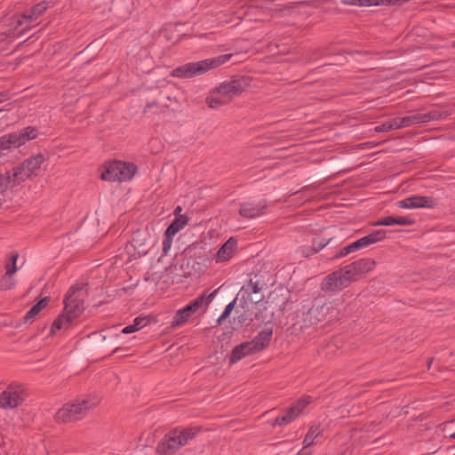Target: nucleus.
<instances>
[{
  "label": "nucleus",
  "mask_w": 455,
  "mask_h": 455,
  "mask_svg": "<svg viewBox=\"0 0 455 455\" xmlns=\"http://www.w3.org/2000/svg\"><path fill=\"white\" fill-rule=\"evenodd\" d=\"M82 284H75L70 287L64 299V311L54 320L51 333L59 330H67L74 319L77 318L84 311V299L82 297Z\"/></svg>",
  "instance_id": "f257e3e1"
},
{
  "label": "nucleus",
  "mask_w": 455,
  "mask_h": 455,
  "mask_svg": "<svg viewBox=\"0 0 455 455\" xmlns=\"http://www.w3.org/2000/svg\"><path fill=\"white\" fill-rule=\"evenodd\" d=\"M201 431V427H192L174 429L166 434L157 443L156 452L160 455H172L180 448L194 439Z\"/></svg>",
  "instance_id": "f03ea898"
},
{
  "label": "nucleus",
  "mask_w": 455,
  "mask_h": 455,
  "mask_svg": "<svg viewBox=\"0 0 455 455\" xmlns=\"http://www.w3.org/2000/svg\"><path fill=\"white\" fill-rule=\"evenodd\" d=\"M233 56V54L228 53L197 62L187 63L173 69L172 76L179 78H191L196 76H201L211 69L225 64L231 60Z\"/></svg>",
  "instance_id": "7ed1b4c3"
},
{
  "label": "nucleus",
  "mask_w": 455,
  "mask_h": 455,
  "mask_svg": "<svg viewBox=\"0 0 455 455\" xmlns=\"http://www.w3.org/2000/svg\"><path fill=\"white\" fill-rule=\"evenodd\" d=\"M29 395V389L24 383L12 381L0 394V408L14 410L22 405Z\"/></svg>",
  "instance_id": "20e7f679"
},
{
  "label": "nucleus",
  "mask_w": 455,
  "mask_h": 455,
  "mask_svg": "<svg viewBox=\"0 0 455 455\" xmlns=\"http://www.w3.org/2000/svg\"><path fill=\"white\" fill-rule=\"evenodd\" d=\"M219 289L210 294L203 293L186 307L179 309L172 321V326L176 327L187 323L203 306L207 307L216 296Z\"/></svg>",
  "instance_id": "39448f33"
},
{
  "label": "nucleus",
  "mask_w": 455,
  "mask_h": 455,
  "mask_svg": "<svg viewBox=\"0 0 455 455\" xmlns=\"http://www.w3.org/2000/svg\"><path fill=\"white\" fill-rule=\"evenodd\" d=\"M137 171V166L132 163L114 161L105 165L100 178L108 181H126L131 180Z\"/></svg>",
  "instance_id": "423d86ee"
},
{
  "label": "nucleus",
  "mask_w": 455,
  "mask_h": 455,
  "mask_svg": "<svg viewBox=\"0 0 455 455\" xmlns=\"http://www.w3.org/2000/svg\"><path fill=\"white\" fill-rule=\"evenodd\" d=\"M351 284L349 277L343 267L327 275L322 281L320 288L326 293L340 291Z\"/></svg>",
  "instance_id": "0eeeda50"
},
{
  "label": "nucleus",
  "mask_w": 455,
  "mask_h": 455,
  "mask_svg": "<svg viewBox=\"0 0 455 455\" xmlns=\"http://www.w3.org/2000/svg\"><path fill=\"white\" fill-rule=\"evenodd\" d=\"M250 85V80L247 77L241 76L231 80L230 82L222 83L215 89L229 103L235 96L240 95Z\"/></svg>",
  "instance_id": "6e6552de"
},
{
  "label": "nucleus",
  "mask_w": 455,
  "mask_h": 455,
  "mask_svg": "<svg viewBox=\"0 0 455 455\" xmlns=\"http://www.w3.org/2000/svg\"><path fill=\"white\" fill-rule=\"evenodd\" d=\"M376 267V261L371 258H363L343 267L352 283L356 282Z\"/></svg>",
  "instance_id": "1a4fd4ad"
},
{
  "label": "nucleus",
  "mask_w": 455,
  "mask_h": 455,
  "mask_svg": "<svg viewBox=\"0 0 455 455\" xmlns=\"http://www.w3.org/2000/svg\"><path fill=\"white\" fill-rule=\"evenodd\" d=\"M376 267V261L371 258H363L343 267L352 283L356 282Z\"/></svg>",
  "instance_id": "9d476101"
},
{
  "label": "nucleus",
  "mask_w": 455,
  "mask_h": 455,
  "mask_svg": "<svg viewBox=\"0 0 455 455\" xmlns=\"http://www.w3.org/2000/svg\"><path fill=\"white\" fill-rule=\"evenodd\" d=\"M376 267V261L371 258H363L343 267L352 283L356 282Z\"/></svg>",
  "instance_id": "9b49d317"
},
{
  "label": "nucleus",
  "mask_w": 455,
  "mask_h": 455,
  "mask_svg": "<svg viewBox=\"0 0 455 455\" xmlns=\"http://www.w3.org/2000/svg\"><path fill=\"white\" fill-rule=\"evenodd\" d=\"M84 418H85V416L81 411V407L77 405L75 399H72L63 404V406L60 408L54 415V420L57 423L76 422L83 419Z\"/></svg>",
  "instance_id": "f8f14e48"
},
{
  "label": "nucleus",
  "mask_w": 455,
  "mask_h": 455,
  "mask_svg": "<svg viewBox=\"0 0 455 455\" xmlns=\"http://www.w3.org/2000/svg\"><path fill=\"white\" fill-rule=\"evenodd\" d=\"M269 343H239L229 356V364H234L247 355L259 353L267 347Z\"/></svg>",
  "instance_id": "ddd939ff"
},
{
  "label": "nucleus",
  "mask_w": 455,
  "mask_h": 455,
  "mask_svg": "<svg viewBox=\"0 0 455 455\" xmlns=\"http://www.w3.org/2000/svg\"><path fill=\"white\" fill-rule=\"evenodd\" d=\"M81 411L86 417L92 411L95 410L101 403V396L97 392L86 393L74 398Z\"/></svg>",
  "instance_id": "4468645a"
},
{
  "label": "nucleus",
  "mask_w": 455,
  "mask_h": 455,
  "mask_svg": "<svg viewBox=\"0 0 455 455\" xmlns=\"http://www.w3.org/2000/svg\"><path fill=\"white\" fill-rule=\"evenodd\" d=\"M261 288L259 286L257 282H250L242 287L238 295H240V303L241 306L245 308L248 307V303L257 304L261 300V298L259 296L252 297L253 294H258L260 291Z\"/></svg>",
  "instance_id": "2eb2a0df"
},
{
  "label": "nucleus",
  "mask_w": 455,
  "mask_h": 455,
  "mask_svg": "<svg viewBox=\"0 0 455 455\" xmlns=\"http://www.w3.org/2000/svg\"><path fill=\"white\" fill-rule=\"evenodd\" d=\"M136 330L130 324L122 330L118 326H112L105 330L92 332L89 337H92L93 341H106L107 339H113L119 336V332L129 334L135 332Z\"/></svg>",
  "instance_id": "dca6fc26"
},
{
  "label": "nucleus",
  "mask_w": 455,
  "mask_h": 455,
  "mask_svg": "<svg viewBox=\"0 0 455 455\" xmlns=\"http://www.w3.org/2000/svg\"><path fill=\"white\" fill-rule=\"evenodd\" d=\"M267 203L265 201L253 203H243L240 204L239 214L244 218H257L264 214L267 209Z\"/></svg>",
  "instance_id": "f3484780"
},
{
  "label": "nucleus",
  "mask_w": 455,
  "mask_h": 455,
  "mask_svg": "<svg viewBox=\"0 0 455 455\" xmlns=\"http://www.w3.org/2000/svg\"><path fill=\"white\" fill-rule=\"evenodd\" d=\"M108 343H93L91 347V353L99 358H104L111 354H116L119 357H124L130 355L124 353L125 349L123 347L108 348Z\"/></svg>",
  "instance_id": "a211bd4d"
},
{
  "label": "nucleus",
  "mask_w": 455,
  "mask_h": 455,
  "mask_svg": "<svg viewBox=\"0 0 455 455\" xmlns=\"http://www.w3.org/2000/svg\"><path fill=\"white\" fill-rule=\"evenodd\" d=\"M236 240L233 237L229 238L217 251L215 261L219 263L229 260L236 251Z\"/></svg>",
  "instance_id": "6ab92c4d"
},
{
  "label": "nucleus",
  "mask_w": 455,
  "mask_h": 455,
  "mask_svg": "<svg viewBox=\"0 0 455 455\" xmlns=\"http://www.w3.org/2000/svg\"><path fill=\"white\" fill-rule=\"evenodd\" d=\"M401 208L432 207L433 200L428 196H414L398 202Z\"/></svg>",
  "instance_id": "aec40b11"
},
{
  "label": "nucleus",
  "mask_w": 455,
  "mask_h": 455,
  "mask_svg": "<svg viewBox=\"0 0 455 455\" xmlns=\"http://www.w3.org/2000/svg\"><path fill=\"white\" fill-rule=\"evenodd\" d=\"M22 139L18 132H12L0 137V151L10 150L22 146Z\"/></svg>",
  "instance_id": "412c9836"
},
{
  "label": "nucleus",
  "mask_w": 455,
  "mask_h": 455,
  "mask_svg": "<svg viewBox=\"0 0 455 455\" xmlns=\"http://www.w3.org/2000/svg\"><path fill=\"white\" fill-rule=\"evenodd\" d=\"M409 0H346V4H356L360 6H375V5H395L406 3Z\"/></svg>",
  "instance_id": "4be33fe9"
},
{
  "label": "nucleus",
  "mask_w": 455,
  "mask_h": 455,
  "mask_svg": "<svg viewBox=\"0 0 455 455\" xmlns=\"http://www.w3.org/2000/svg\"><path fill=\"white\" fill-rule=\"evenodd\" d=\"M188 221V218L186 215L176 216L173 221L165 230L166 237H173L180 230H181Z\"/></svg>",
  "instance_id": "5701e85b"
},
{
  "label": "nucleus",
  "mask_w": 455,
  "mask_h": 455,
  "mask_svg": "<svg viewBox=\"0 0 455 455\" xmlns=\"http://www.w3.org/2000/svg\"><path fill=\"white\" fill-rule=\"evenodd\" d=\"M335 311V308L330 303H324L322 306L314 307L310 311L313 319L321 322L326 320L327 315Z\"/></svg>",
  "instance_id": "b1692460"
},
{
  "label": "nucleus",
  "mask_w": 455,
  "mask_h": 455,
  "mask_svg": "<svg viewBox=\"0 0 455 455\" xmlns=\"http://www.w3.org/2000/svg\"><path fill=\"white\" fill-rule=\"evenodd\" d=\"M28 171V168L25 167V164L22 163L12 169L11 172V180L12 185H16L24 181L26 179L31 177L30 173Z\"/></svg>",
  "instance_id": "393cba45"
},
{
  "label": "nucleus",
  "mask_w": 455,
  "mask_h": 455,
  "mask_svg": "<svg viewBox=\"0 0 455 455\" xmlns=\"http://www.w3.org/2000/svg\"><path fill=\"white\" fill-rule=\"evenodd\" d=\"M45 158L44 155L37 154L27 160H25L23 163L25 164V167L28 168V171L30 175H37L38 172L40 170V167L42 164L44 162Z\"/></svg>",
  "instance_id": "a878e982"
},
{
  "label": "nucleus",
  "mask_w": 455,
  "mask_h": 455,
  "mask_svg": "<svg viewBox=\"0 0 455 455\" xmlns=\"http://www.w3.org/2000/svg\"><path fill=\"white\" fill-rule=\"evenodd\" d=\"M299 416V414L297 412V411H295L292 406H290L284 411L283 415L279 416L275 419L272 425L284 426L295 420Z\"/></svg>",
  "instance_id": "bb28decb"
},
{
  "label": "nucleus",
  "mask_w": 455,
  "mask_h": 455,
  "mask_svg": "<svg viewBox=\"0 0 455 455\" xmlns=\"http://www.w3.org/2000/svg\"><path fill=\"white\" fill-rule=\"evenodd\" d=\"M48 8V4L46 2H41L36 4L31 11L24 12L22 14V18L27 20L28 21L36 20L38 17H40Z\"/></svg>",
  "instance_id": "cd10ccee"
},
{
  "label": "nucleus",
  "mask_w": 455,
  "mask_h": 455,
  "mask_svg": "<svg viewBox=\"0 0 455 455\" xmlns=\"http://www.w3.org/2000/svg\"><path fill=\"white\" fill-rule=\"evenodd\" d=\"M386 237V231L383 229L376 230L366 236L360 238L363 248L370 246L377 242L382 241Z\"/></svg>",
  "instance_id": "c85d7f7f"
},
{
  "label": "nucleus",
  "mask_w": 455,
  "mask_h": 455,
  "mask_svg": "<svg viewBox=\"0 0 455 455\" xmlns=\"http://www.w3.org/2000/svg\"><path fill=\"white\" fill-rule=\"evenodd\" d=\"M206 103L211 108H218L228 104V100L222 98L216 89H213L206 98Z\"/></svg>",
  "instance_id": "c756f323"
},
{
  "label": "nucleus",
  "mask_w": 455,
  "mask_h": 455,
  "mask_svg": "<svg viewBox=\"0 0 455 455\" xmlns=\"http://www.w3.org/2000/svg\"><path fill=\"white\" fill-rule=\"evenodd\" d=\"M321 434H322V430H321L319 425L311 426L304 438V441H303L304 447L301 451H305V450L307 447L314 444L315 438L318 437Z\"/></svg>",
  "instance_id": "7c9ffc66"
},
{
  "label": "nucleus",
  "mask_w": 455,
  "mask_h": 455,
  "mask_svg": "<svg viewBox=\"0 0 455 455\" xmlns=\"http://www.w3.org/2000/svg\"><path fill=\"white\" fill-rule=\"evenodd\" d=\"M451 113L450 111H439V110H432L428 113L422 114L424 123H428L434 120H442L448 117Z\"/></svg>",
  "instance_id": "2f4dec72"
},
{
  "label": "nucleus",
  "mask_w": 455,
  "mask_h": 455,
  "mask_svg": "<svg viewBox=\"0 0 455 455\" xmlns=\"http://www.w3.org/2000/svg\"><path fill=\"white\" fill-rule=\"evenodd\" d=\"M273 334V324L268 323L264 325L253 341H268Z\"/></svg>",
  "instance_id": "473e14b6"
},
{
  "label": "nucleus",
  "mask_w": 455,
  "mask_h": 455,
  "mask_svg": "<svg viewBox=\"0 0 455 455\" xmlns=\"http://www.w3.org/2000/svg\"><path fill=\"white\" fill-rule=\"evenodd\" d=\"M20 139H22L21 143L24 145L28 140H34L37 137V131L35 127H26L20 132H18Z\"/></svg>",
  "instance_id": "72a5a7b5"
},
{
  "label": "nucleus",
  "mask_w": 455,
  "mask_h": 455,
  "mask_svg": "<svg viewBox=\"0 0 455 455\" xmlns=\"http://www.w3.org/2000/svg\"><path fill=\"white\" fill-rule=\"evenodd\" d=\"M402 119L403 128L410 127L414 124H424L422 114H415L412 116H403Z\"/></svg>",
  "instance_id": "f704fd0d"
},
{
  "label": "nucleus",
  "mask_w": 455,
  "mask_h": 455,
  "mask_svg": "<svg viewBox=\"0 0 455 455\" xmlns=\"http://www.w3.org/2000/svg\"><path fill=\"white\" fill-rule=\"evenodd\" d=\"M338 347L336 343H323L320 347L317 348V353L321 355L329 356L336 352Z\"/></svg>",
  "instance_id": "c9c22d12"
},
{
  "label": "nucleus",
  "mask_w": 455,
  "mask_h": 455,
  "mask_svg": "<svg viewBox=\"0 0 455 455\" xmlns=\"http://www.w3.org/2000/svg\"><path fill=\"white\" fill-rule=\"evenodd\" d=\"M312 402V397L309 395H304L292 403V407L300 414L303 410Z\"/></svg>",
  "instance_id": "e433bc0d"
},
{
  "label": "nucleus",
  "mask_w": 455,
  "mask_h": 455,
  "mask_svg": "<svg viewBox=\"0 0 455 455\" xmlns=\"http://www.w3.org/2000/svg\"><path fill=\"white\" fill-rule=\"evenodd\" d=\"M333 238L326 239L324 237H315L312 241V246L314 249L317 250V252H319L322 249L330 244Z\"/></svg>",
  "instance_id": "4c0bfd02"
},
{
  "label": "nucleus",
  "mask_w": 455,
  "mask_h": 455,
  "mask_svg": "<svg viewBox=\"0 0 455 455\" xmlns=\"http://www.w3.org/2000/svg\"><path fill=\"white\" fill-rule=\"evenodd\" d=\"M14 281L12 279V275L4 274L0 279V290L7 291L13 287Z\"/></svg>",
  "instance_id": "58836bf2"
},
{
  "label": "nucleus",
  "mask_w": 455,
  "mask_h": 455,
  "mask_svg": "<svg viewBox=\"0 0 455 455\" xmlns=\"http://www.w3.org/2000/svg\"><path fill=\"white\" fill-rule=\"evenodd\" d=\"M149 323V318L148 316H138L134 319L132 326L135 328L136 331L140 330L141 328L147 326Z\"/></svg>",
  "instance_id": "ea45409f"
},
{
  "label": "nucleus",
  "mask_w": 455,
  "mask_h": 455,
  "mask_svg": "<svg viewBox=\"0 0 455 455\" xmlns=\"http://www.w3.org/2000/svg\"><path fill=\"white\" fill-rule=\"evenodd\" d=\"M17 259H18V254H13L12 257H11V260L10 262H8L5 266V268H6V272L5 274L7 275H13V274L16 272L17 270V267H16V261H17Z\"/></svg>",
  "instance_id": "a19ab883"
},
{
  "label": "nucleus",
  "mask_w": 455,
  "mask_h": 455,
  "mask_svg": "<svg viewBox=\"0 0 455 455\" xmlns=\"http://www.w3.org/2000/svg\"><path fill=\"white\" fill-rule=\"evenodd\" d=\"M235 299L227 305L224 312L221 314V315L218 319L219 323H220L222 321H224L226 318H228L229 316V315L231 314L232 310L235 307Z\"/></svg>",
  "instance_id": "79ce46f5"
},
{
  "label": "nucleus",
  "mask_w": 455,
  "mask_h": 455,
  "mask_svg": "<svg viewBox=\"0 0 455 455\" xmlns=\"http://www.w3.org/2000/svg\"><path fill=\"white\" fill-rule=\"evenodd\" d=\"M299 251L300 252V254L303 257H306V258H308V257L317 253V250L314 249L313 246H306V245L300 246L299 248Z\"/></svg>",
  "instance_id": "37998d69"
},
{
  "label": "nucleus",
  "mask_w": 455,
  "mask_h": 455,
  "mask_svg": "<svg viewBox=\"0 0 455 455\" xmlns=\"http://www.w3.org/2000/svg\"><path fill=\"white\" fill-rule=\"evenodd\" d=\"M395 216H387L382 218L379 221L375 222L374 226H392L395 225Z\"/></svg>",
  "instance_id": "c03bdc74"
},
{
  "label": "nucleus",
  "mask_w": 455,
  "mask_h": 455,
  "mask_svg": "<svg viewBox=\"0 0 455 455\" xmlns=\"http://www.w3.org/2000/svg\"><path fill=\"white\" fill-rule=\"evenodd\" d=\"M352 251H351L350 246L347 245V246L341 248L337 253H335L331 258V260H334V259H339V258L346 257L347 255H348Z\"/></svg>",
  "instance_id": "a18cd8bd"
},
{
  "label": "nucleus",
  "mask_w": 455,
  "mask_h": 455,
  "mask_svg": "<svg viewBox=\"0 0 455 455\" xmlns=\"http://www.w3.org/2000/svg\"><path fill=\"white\" fill-rule=\"evenodd\" d=\"M39 312L40 311L38 307L36 305H34L24 316V321L28 322L33 320L39 314Z\"/></svg>",
  "instance_id": "49530a36"
},
{
  "label": "nucleus",
  "mask_w": 455,
  "mask_h": 455,
  "mask_svg": "<svg viewBox=\"0 0 455 455\" xmlns=\"http://www.w3.org/2000/svg\"><path fill=\"white\" fill-rule=\"evenodd\" d=\"M402 117H395L388 121V124L390 125V129L392 130H397L403 128Z\"/></svg>",
  "instance_id": "de8ad7c7"
},
{
  "label": "nucleus",
  "mask_w": 455,
  "mask_h": 455,
  "mask_svg": "<svg viewBox=\"0 0 455 455\" xmlns=\"http://www.w3.org/2000/svg\"><path fill=\"white\" fill-rule=\"evenodd\" d=\"M395 225L408 226L412 224V220L407 217H395Z\"/></svg>",
  "instance_id": "09e8293b"
},
{
  "label": "nucleus",
  "mask_w": 455,
  "mask_h": 455,
  "mask_svg": "<svg viewBox=\"0 0 455 455\" xmlns=\"http://www.w3.org/2000/svg\"><path fill=\"white\" fill-rule=\"evenodd\" d=\"M374 131L377 132H389L391 131L390 129V125L388 124V121L380 124V125H378L374 128Z\"/></svg>",
  "instance_id": "8fccbe9b"
},
{
  "label": "nucleus",
  "mask_w": 455,
  "mask_h": 455,
  "mask_svg": "<svg viewBox=\"0 0 455 455\" xmlns=\"http://www.w3.org/2000/svg\"><path fill=\"white\" fill-rule=\"evenodd\" d=\"M348 245L350 246V249H351L352 252H354V251H355L357 250L363 249V246H362L360 239L351 243Z\"/></svg>",
  "instance_id": "3c124183"
},
{
  "label": "nucleus",
  "mask_w": 455,
  "mask_h": 455,
  "mask_svg": "<svg viewBox=\"0 0 455 455\" xmlns=\"http://www.w3.org/2000/svg\"><path fill=\"white\" fill-rule=\"evenodd\" d=\"M348 245L350 246V249H351L352 252H354V251H355L357 250L363 249V246H362L360 239L351 243Z\"/></svg>",
  "instance_id": "603ef678"
},
{
  "label": "nucleus",
  "mask_w": 455,
  "mask_h": 455,
  "mask_svg": "<svg viewBox=\"0 0 455 455\" xmlns=\"http://www.w3.org/2000/svg\"><path fill=\"white\" fill-rule=\"evenodd\" d=\"M49 299L47 297L42 299L40 301H38L36 306L38 307L39 311H41L43 308H44L48 304Z\"/></svg>",
  "instance_id": "864d4df0"
},
{
  "label": "nucleus",
  "mask_w": 455,
  "mask_h": 455,
  "mask_svg": "<svg viewBox=\"0 0 455 455\" xmlns=\"http://www.w3.org/2000/svg\"><path fill=\"white\" fill-rule=\"evenodd\" d=\"M172 237H166V239L164 241V251H166L168 248H170L172 243Z\"/></svg>",
  "instance_id": "5fc2aeb1"
},
{
  "label": "nucleus",
  "mask_w": 455,
  "mask_h": 455,
  "mask_svg": "<svg viewBox=\"0 0 455 455\" xmlns=\"http://www.w3.org/2000/svg\"><path fill=\"white\" fill-rule=\"evenodd\" d=\"M9 99V95H8V92H0V103L8 100Z\"/></svg>",
  "instance_id": "6e6d98bb"
},
{
  "label": "nucleus",
  "mask_w": 455,
  "mask_h": 455,
  "mask_svg": "<svg viewBox=\"0 0 455 455\" xmlns=\"http://www.w3.org/2000/svg\"><path fill=\"white\" fill-rule=\"evenodd\" d=\"M180 212H181V207H180V206H178V207H176V209L174 210V214H175L176 216H179V215H180Z\"/></svg>",
  "instance_id": "4d7b16f0"
},
{
  "label": "nucleus",
  "mask_w": 455,
  "mask_h": 455,
  "mask_svg": "<svg viewBox=\"0 0 455 455\" xmlns=\"http://www.w3.org/2000/svg\"><path fill=\"white\" fill-rule=\"evenodd\" d=\"M312 453L310 451H300L297 455H311Z\"/></svg>",
  "instance_id": "13d9d810"
},
{
  "label": "nucleus",
  "mask_w": 455,
  "mask_h": 455,
  "mask_svg": "<svg viewBox=\"0 0 455 455\" xmlns=\"http://www.w3.org/2000/svg\"><path fill=\"white\" fill-rule=\"evenodd\" d=\"M432 362H433V358H428V360H427V368L428 369L431 367Z\"/></svg>",
  "instance_id": "bf43d9fd"
},
{
  "label": "nucleus",
  "mask_w": 455,
  "mask_h": 455,
  "mask_svg": "<svg viewBox=\"0 0 455 455\" xmlns=\"http://www.w3.org/2000/svg\"><path fill=\"white\" fill-rule=\"evenodd\" d=\"M22 24H23V21H22V20H19L17 21V26H21Z\"/></svg>",
  "instance_id": "052dcab7"
},
{
  "label": "nucleus",
  "mask_w": 455,
  "mask_h": 455,
  "mask_svg": "<svg viewBox=\"0 0 455 455\" xmlns=\"http://www.w3.org/2000/svg\"><path fill=\"white\" fill-rule=\"evenodd\" d=\"M451 438L455 439V432L450 435Z\"/></svg>",
  "instance_id": "680f3d73"
},
{
  "label": "nucleus",
  "mask_w": 455,
  "mask_h": 455,
  "mask_svg": "<svg viewBox=\"0 0 455 455\" xmlns=\"http://www.w3.org/2000/svg\"><path fill=\"white\" fill-rule=\"evenodd\" d=\"M172 347H173V345L170 346V347L166 349V351H170V350H172Z\"/></svg>",
  "instance_id": "e2e57ef3"
},
{
  "label": "nucleus",
  "mask_w": 455,
  "mask_h": 455,
  "mask_svg": "<svg viewBox=\"0 0 455 455\" xmlns=\"http://www.w3.org/2000/svg\"><path fill=\"white\" fill-rule=\"evenodd\" d=\"M453 47H455V41L453 42Z\"/></svg>",
  "instance_id": "0e129e2a"
},
{
  "label": "nucleus",
  "mask_w": 455,
  "mask_h": 455,
  "mask_svg": "<svg viewBox=\"0 0 455 455\" xmlns=\"http://www.w3.org/2000/svg\"><path fill=\"white\" fill-rule=\"evenodd\" d=\"M2 111V109H0V112Z\"/></svg>",
  "instance_id": "69168bd1"
}]
</instances>
